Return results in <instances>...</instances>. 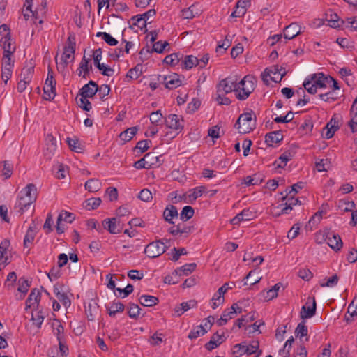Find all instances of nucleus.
<instances>
[{"mask_svg": "<svg viewBox=\"0 0 357 357\" xmlns=\"http://www.w3.org/2000/svg\"><path fill=\"white\" fill-rule=\"evenodd\" d=\"M138 131L137 126H133L121 132L119 135L120 139L126 142L130 141Z\"/></svg>", "mask_w": 357, "mask_h": 357, "instance_id": "cd10ccee", "label": "nucleus"}, {"mask_svg": "<svg viewBox=\"0 0 357 357\" xmlns=\"http://www.w3.org/2000/svg\"><path fill=\"white\" fill-rule=\"evenodd\" d=\"M0 47L3 50V54H13L15 51V43L12 42L10 33H7L0 39Z\"/></svg>", "mask_w": 357, "mask_h": 357, "instance_id": "1a4fd4ad", "label": "nucleus"}, {"mask_svg": "<svg viewBox=\"0 0 357 357\" xmlns=\"http://www.w3.org/2000/svg\"><path fill=\"white\" fill-rule=\"evenodd\" d=\"M177 216H178V210H177L176 207L173 205L167 206L163 212V217H164L165 220L170 224L174 223V222L172 221V219L174 218H177Z\"/></svg>", "mask_w": 357, "mask_h": 357, "instance_id": "b1692460", "label": "nucleus"}, {"mask_svg": "<svg viewBox=\"0 0 357 357\" xmlns=\"http://www.w3.org/2000/svg\"><path fill=\"white\" fill-rule=\"evenodd\" d=\"M263 178L259 174H254L252 176H248L244 178V183L246 185H259L262 183Z\"/></svg>", "mask_w": 357, "mask_h": 357, "instance_id": "a19ab883", "label": "nucleus"}, {"mask_svg": "<svg viewBox=\"0 0 357 357\" xmlns=\"http://www.w3.org/2000/svg\"><path fill=\"white\" fill-rule=\"evenodd\" d=\"M40 300V293L39 290L36 288L33 289L26 301V310L31 308L34 304L38 305Z\"/></svg>", "mask_w": 357, "mask_h": 357, "instance_id": "412c9836", "label": "nucleus"}, {"mask_svg": "<svg viewBox=\"0 0 357 357\" xmlns=\"http://www.w3.org/2000/svg\"><path fill=\"white\" fill-rule=\"evenodd\" d=\"M27 199L29 203H34L37 199V188L33 183L28 184L21 192Z\"/></svg>", "mask_w": 357, "mask_h": 357, "instance_id": "6ab92c4d", "label": "nucleus"}, {"mask_svg": "<svg viewBox=\"0 0 357 357\" xmlns=\"http://www.w3.org/2000/svg\"><path fill=\"white\" fill-rule=\"evenodd\" d=\"M141 308L138 305L130 303L128 314L130 318L137 319L140 314Z\"/></svg>", "mask_w": 357, "mask_h": 357, "instance_id": "09e8293b", "label": "nucleus"}, {"mask_svg": "<svg viewBox=\"0 0 357 357\" xmlns=\"http://www.w3.org/2000/svg\"><path fill=\"white\" fill-rule=\"evenodd\" d=\"M140 66L137 65L135 68L129 70L127 73V77H130L131 79H137L142 75V70H140Z\"/></svg>", "mask_w": 357, "mask_h": 357, "instance_id": "0e129e2a", "label": "nucleus"}, {"mask_svg": "<svg viewBox=\"0 0 357 357\" xmlns=\"http://www.w3.org/2000/svg\"><path fill=\"white\" fill-rule=\"evenodd\" d=\"M206 188L204 186H199L194 189L190 190L188 195V197L190 199V202L192 203L193 201H195L198 197H201L202 194L205 192Z\"/></svg>", "mask_w": 357, "mask_h": 357, "instance_id": "e433bc0d", "label": "nucleus"}, {"mask_svg": "<svg viewBox=\"0 0 357 357\" xmlns=\"http://www.w3.org/2000/svg\"><path fill=\"white\" fill-rule=\"evenodd\" d=\"M326 20L328 22L331 27L339 28L344 24V21L341 20L337 13L330 11L326 14Z\"/></svg>", "mask_w": 357, "mask_h": 357, "instance_id": "f3484780", "label": "nucleus"}, {"mask_svg": "<svg viewBox=\"0 0 357 357\" xmlns=\"http://www.w3.org/2000/svg\"><path fill=\"white\" fill-rule=\"evenodd\" d=\"M10 245L8 241L5 240L0 244V271L10 262L7 255V249Z\"/></svg>", "mask_w": 357, "mask_h": 357, "instance_id": "4468645a", "label": "nucleus"}, {"mask_svg": "<svg viewBox=\"0 0 357 357\" xmlns=\"http://www.w3.org/2000/svg\"><path fill=\"white\" fill-rule=\"evenodd\" d=\"M250 4V0H239L236 3V8L232 12L231 17H241L246 13V8Z\"/></svg>", "mask_w": 357, "mask_h": 357, "instance_id": "ddd939ff", "label": "nucleus"}, {"mask_svg": "<svg viewBox=\"0 0 357 357\" xmlns=\"http://www.w3.org/2000/svg\"><path fill=\"white\" fill-rule=\"evenodd\" d=\"M255 78L251 75H246L239 82L237 83L238 93L236 97L238 100H244L248 98L250 94L255 89Z\"/></svg>", "mask_w": 357, "mask_h": 357, "instance_id": "20e7f679", "label": "nucleus"}, {"mask_svg": "<svg viewBox=\"0 0 357 357\" xmlns=\"http://www.w3.org/2000/svg\"><path fill=\"white\" fill-rule=\"evenodd\" d=\"M293 155L289 151H285L279 157V160L282 162V165H278V167L284 168L287 165V162L291 160Z\"/></svg>", "mask_w": 357, "mask_h": 357, "instance_id": "13d9d810", "label": "nucleus"}, {"mask_svg": "<svg viewBox=\"0 0 357 357\" xmlns=\"http://www.w3.org/2000/svg\"><path fill=\"white\" fill-rule=\"evenodd\" d=\"M310 304V298H308L307 301L306 302V304L301 307L300 312V316L301 319H305L311 318L315 314L317 305L314 298H312L311 305Z\"/></svg>", "mask_w": 357, "mask_h": 357, "instance_id": "6e6552de", "label": "nucleus"}, {"mask_svg": "<svg viewBox=\"0 0 357 357\" xmlns=\"http://www.w3.org/2000/svg\"><path fill=\"white\" fill-rule=\"evenodd\" d=\"M35 238V232L31 227H29L24 238V246L29 247L32 243Z\"/></svg>", "mask_w": 357, "mask_h": 357, "instance_id": "4d7b16f0", "label": "nucleus"}, {"mask_svg": "<svg viewBox=\"0 0 357 357\" xmlns=\"http://www.w3.org/2000/svg\"><path fill=\"white\" fill-rule=\"evenodd\" d=\"M125 309L124 305L121 302H113L107 311L110 317H115L117 312H122Z\"/></svg>", "mask_w": 357, "mask_h": 357, "instance_id": "72a5a7b5", "label": "nucleus"}, {"mask_svg": "<svg viewBox=\"0 0 357 357\" xmlns=\"http://www.w3.org/2000/svg\"><path fill=\"white\" fill-rule=\"evenodd\" d=\"M158 80L169 89H176L181 84V81L178 79V75L176 74L163 76L159 75Z\"/></svg>", "mask_w": 357, "mask_h": 357, "instance_id": "423d86ee", "label": "nucleus"}, {"mask_svg": "<svg viewBox=\"0 0 357 357\" xmlns=\"http://www.w3.org/2000/svg\"><path fill=\"white\" fill-rule=\"evenodd\" d=\"M303 188V183L302 182H298L296 184H294L291 187L290 190L286 189V190L284 191V192H285L284 195L283 192H281V195H283L282 199V200L286 199L287 198V197L289 195H290L292 192H294V194H296L298 192V190L302 189Z\"/></svg>", "mask_w": 357, "mask_h": 357, "instance_id": "49530a36", "label": "nucleus"}, {"mask_svg": "<svg viewBox=\"0 0 357 357\" xmlns=\"http://www.w3.org/2000/svg\"><path fill=\"white\" fill-rule=\"evenodd\" d=\"M224 334L219 335L216 333L213 335L209 342L205 344V347L208 351H211L218 347L223 341Z\"/></svg>", "mask_w": 357, "mask_h": 357, "instance_id": "4be33fe9", "label": "nucleus"}, {"mask_svg": "<svg viewBox=\"0 0 357 357\" xmlns=\"http://www.w3.org/2000/svg\"><path fill=\"white\" fill-rule=\"evenodd\" d=\"M307 333L308 329L307 326L305 325V321H301L298 324L297 327L295 329V334L296 337L301 338L304 336H307Z\"/></svg>", "mask_w": 357, "mask_h": 357, "instance_id": "de8ad7c7", "label": "nucleus"}, {"mask_svg": "<svg viewBox=\"0 0 357 357\" xmlns=\"http://www.w3.org/2000/svg\"><path fill=\"white\" fill-rule=\"evenodd\" d=\"M1 163L3 166L2 169V175L4 176L5 178H10L13 174V165L7 160H4Z\"/></svg>", "mask_w": 357, "mask_h": 357, "instance_id": "3c124183", "label": "nucleus"}, {"mask_svg": "<svg viewBox=\"0 0 357 357\" xmlns=\"http://www.w3.org/2000/svg\"><path fill=\"white\" fill-rule=\"evenodd\" d=\"M328 238H327L326 243L330 246L333 250L339 251L342 248V241L340 236L338 234H335L333 232H331L329 231Z\"/></svg>", "mask_w": 357, "mask_h": 357, "instance_id": "9b49d317", "label": "nucleus"}, {"mask_svg": "<svg viewBox=\"0 0 357 357\" xmlns=\"http://www.w3.org/2000/svg\"><path fill=\"white\" fill-rule=\"evenodd\" d=\"M102 186L101 182L98 179L91 178L85 183V188L89 192H98Z\"/></svg>", "mask_w": 357, "mask_h": 357, "instance_id": "473e14b6", "label": "nucleus"}, {"mask_svg": "<svg viewBox=\"0 0 357 357\" xmlns=\"http://www.w3.org/2000/svg\"><path fill=\"white\" fill-rule=\"evenodd\" d=\"M329 231L328 230H324V231H319V232H317L315 234V241L318 244H322L324 243L327 242V238H328Z\"/></svg>", "mask_w": 357, "mask_h": 357, "instance_id": "603ef678", "label": "nucleus"}, {"mask_svg": "<svg viewBox=\"0 0 357 357\" xmlns=\"http://www.w3.org/2000/svg\"><path fill=\"white\" fill-rule=\"evenodd\" d=\"M169 45V43L167 41L162 43L161 40L154 43L151 51L155 52L157 53H162L165 48Z\"/></svg>", "mask_w": 357, "mask_h": 357, "instance_id": "69168bd1", "label": "nucleus"}, {"mask_svg": "<svg viewBox=\"0 0 357 357\" xmlns=\"http://www.w3.org/2000/svg\"><path fill=\"white\" fill-rule=\"evenodd\" d=\"M19 287L17 290L22 293L24 296L25 294L28 291L29 287H30L29 282L24 279V278H20L18 280Z\"/></svg>", "mask_w": 357, "mask_h": 357, "instance_id": "6e6d98bb", "label": "nucleus"}, {"mask_svg": "<svg viewBox=\"0 0 357 357\" xmlns=\"http://www.w3.org/2000/svg\"><path fill=\"white\" fill-rule=\"evenodd\" d=\"M184 64L185 69H190L193 66L199 65V59L192 55L185 56L184 60L182 62Z\"/></svg>", "mask_w": 357, "mask_h": 357, "instance_id": "ea45409f", "label": "nucleus"}, {"mask_svg": "<svg viewBox=\"0 0 357 357\" xmlns=\"http://www.w3.org/2000/svg\"><path fill=\"white\" fill-rule=\"evenodd\" d=\"M102 200L100 197H92L86 199L84 203V207L87 210H94L97 208L101 204Z\"/></svg>", "mask_w": 357, "mask_h": 357, "instance_id": "58836bf2", "label": "nucleus"}, {"mask_svg": "<svg viewBox=\"0 0 357 357\" xmlns=\"http://www.w3.org/2000/svg\"><path fill=\"white\" fill-rule=\"evenodd\" d=\"M13 68H8L1 66V79L5 84H7L8 81L12 76Z\"/></svg>", "mask_w": 357, "mask_h": 357, "instance_id": "052dcab7", "label": "nucleus"}, {"mask_svg": "<svg viewBox=\"0 0 357 357\" xmlns=\"http://www.w3.org/2000/svg\"><path fill=\"white\" fill-rule=\"evenodd\" d=\"M44 99L46 100H52L56 96V87L54 86H44Z\"/></svg>", "mask_w": 357, "mask_h": 357, "instance_id": "79ce46f5", "label": "nucleus"}, {"mask_svg": "<svg viewBox=\"0 0 357 357\" xmlns=\"http://www.w3.org/2000/svg\"><path fill=\"white\" fill-rule=\"evenodd\" d=\"M162 333H158V331H156L153 335H151L149 340V342L152 346H158L160 345L162 342Z\"/></svg>", "mask_w": 357, "mask_h": 357, "instance_id": "5fc2aeb1", "label": "nucleus"}, {"mask_svg": "<svg viewBox=\"0 0 357 357\" xmlns=\"http://www.w3.org/2000/svg\"><path fill=\"white\" fill-rule=\"evenodd\" d=\"M255 126L256 116L252 111L241 114L235 124L238 132L243 134L250 132L255 128Z\"/></svg>", "mask_w": 357, "mask_h": 357, "instance_id": "f03ea898", "label": "nucleus"}, {"mask_svg": "<svg viewBox=\"0 0 357 357\" xmlns=\"http://www.w3.org/2000/svg\"><path fill=\"white\" fill-rule=\"evenodd\" d=\"M75 38L74 36H70L67 40V44L63 48V52L61 58V62L57 66L58 70L61 68L63 70L66 68L69 61L68 59H71L73 61L75 59L74 54L75 52Z\"/></svg>", "mask_w": 357, "mask_h": 357, "instance_id": "7ed1b4c3", "label": "nucleus"}, {"mask_svg": "<svg viewBox=\"0 0 357 357\" xmlns=\"http://www.w3.org/2000/svg\"><path fill=\"white\" fill-rule=\"evenodd\" d=\"M303 86L310 94L317 93V89L326 88L328 85V76L323 73L310 75L303 82Z\"/></svg>", "mask_w": 357, "mask_h": 357, "instance_id": "f257e3e1", "label": "nucleus"}, {"mask_svg": "<svg viewBox=\"0 0 357 357\" xmlns=\"http://www.w3.org/2000/svg\"><path fill=\"white\" fill-rule=\"evenodd\" d=\"M257 273H259V271L257 268L250 271L245 278V280H246V281L244 282V285H247L248 282L252 285L258 283L261 280V277H253V275Z\"/></svg>", "mask_w": 357, "mask_h": 357, "instance_id": "4c0bfd02", "label": "nucleus"}, {"mask_svg": "<svg viewBox=\"0 0 357 357\" xmlns=\"http://www.w3.org/2000/svg\"><path fill=\"white\" fill-rule=\"evenodd\" d=\"M102 225L104 228L107 229L111 234H119L121 231L117 224L116 218H115L105 220L102 222Z\"/></svg>", "mask_w": 357, "mask_h": 357, "instance_id": "5701e85b", "label": "nucleus"}, {"mask_svg": "<svg viewBox=\"0 0 357 357\" xmlns=\"http://www.w3.org/2000/svg\"><path fill=\"white\" fill-rule=\"evenodd\" d=\"M282 287V284L280 282L275 284L271 289L266 292L265 298L267 301H270L276 298L278 296V292Z\"/></svg>", "mask_w": 357, "mask_h": 357, "instance_id": "c03bdc74", "label": "nucleus"}, {"mask_svg": "<svg viewBox=\"0 0 357 357\" xmlns=\"http://www.w3.org/2000/svg\"><path fill=\"white\" fill-rule=\"evenodd\" d=\"M196 264L195 263H191V264H186L183 265V266L177 268L174 271L176 275H188L192 273L195 268H196Z\"/></svg>", "mask_w": 357, "mask_h": 357, "instance_id": "c756f323", "label": "nucleus"}, {"mask_svg": "<svg viewBox=\"0 0 357 357\" xmlns=\"http://www.w3.org/2000/svg\"><path fill=\"white\" fill-rule=\"evenodd\" d=\"M138 198L144 202H149L152 199L153 196L151 192L145 188L140 191L138 195Z\"/></svg>", "mask_w": 357, "mask_h": 357, "instance_id": "680f3d73", "label": "nucleus"}, {"mask_svg": "<svg viewBox=\"0 0 357 357\" xmlns=\"http://www.w3.org/2000/svg\"><path fill=\"white\" fill-rule=\"evenodd\" d=\"M255 214L250 209L243 210L240 213L237 214L231 220V223L234 225L239 224L241 221H248L252 220Z\"/></svg>", "mask_w": 357, "mask_h": 357, "instance_id": "f8f14e48", "label": "nucleus"}, {"mask_svg": "<svg viewBox=\"0 0 357 357\" xmlns=\"http://www.w3.org/2000/svg\"><path fill=\"white\" fill-rule=\"evenodd\" d=\"M219 84L227 93H231L233 91L238 92L236 79L227 77L221 80Z\"/></svg>", "mask_w": 357, "mask_h": 357, "instance_id": "2eb2a0df", "label": "nucleus"}, {"mask_svg": "<svg viewBox=\"0 0 357 357\" xmlns=\"http://www.w3.org/2000/svg\"><path fill=\"white\" fill-rule=\"evenodd\" d=\"M347 28L351 31H357V16H354L347 18Z\"/></svg>", "mask_w": 357, "mask_h": 357, "instance_id": "774afa93", "label": "nucleus"}, {"mask_svg": "<svg viewBox=\"0 0 357 357\" xmlns=\"http://www.w3.org/2000/svg\"><path fill=\"white\" fill-rule=\"evenodd\" d=\"M300 26L296 23H291L287 26L284 29V37L287 40H291L299 35Z\"/></svg>", "mask_w": 357, "mask_h": 357, "instance_id": "dca6fc26", "label": "nucleus"}, {"mask_svg": "<svg viewBox=\"0 0 357 357\" xmlns=\"http://www.w3.org/2000/svg\"><path fill=\"white\" fill-rule=\"evenodd\" d=\"M283 139V135L281 131H273L271 132L266 135L265 136V142L269 146H273V144H276L282 141Z\"/></svg>", "mask_w": 357, "mask_h": 357, "instance_id": "aec40b11", "label": "nucleus"}, {"mask_svg": "<svg viewBox=\"0 0 357 357\" xmlns=\"http://www.w3.org/2000/svg\"><path fill=\"white\" fill-rule=\"evenodd\" d=\"M46 145L47 146L45 155L47 158H51V156L56 151L57 144L56 141L52 134H47L45 138Z\"/></svg>", "mask_w": 357, "mask_h": 357, "instance_id": "a211bd4d", "label": "nucleus"}, {"mask_svg": "<svg viewBox=\"0 0 357 357\" xmlns=\"http://www.w3.org/2000/svg\"><path fill=\"white\" fill-rule=\"evenodd\" d=\"M330 162L328 159H321L316 162V168L319 172H326L329 167Z\"/></svg>", "mask_w": 357, "mask_h": 357, "instance_id": "e2e57ef3", "label": "nucleus"}, {"mask_svg": "<svg viewBox=\"0 0 357 357\" xmlns=\"http://www.w3.org/2000/svg\"><path fill=\"white\" fill-rule=\"evenodd\" d=\"M296 204H301V202L297 198H294L293 196H291V197H289L288 199L287 202H286V204H285L286 206L284 208H282V214H288L289 213L288 211L291 210L292 206H295Z\"/></svg>", "mask_w": 357, "mask_h": 357, "instance_id": "8fccbe9b", "label": "nucleus"}, {"mask_svg": "<svg viewBox=\"0 0 357 357\" xmlns=\"http://www.w3.org/2000/svg\"><path fill=\"white\" fill-rule=\"evenodd\" d=\"M347 313L350 314V317L357 315V296H356L349 305Z\"/></svg>", "mask_w": 357, "mask_h": 357, "instance_id": "338daca9", "label": "nucleus"}, {"mask_svg": "<svg viewBox=\"0 0 357 357\" xmlns=\"http://www.w3.org/2000/svg\"><path fill=\"white\" fill-rule=\"evenodd\" d=\"M183 120L181 117L174 114H171L168 115L165 119V122L167 127H168L170 129H174L176 130H183Z\"/></svg>", "mask_w": 357, "mask_h": 357, "instance_id": "0eeeda50", "label": "nucleus"}, {"mask_svg": "<svg viewBox=\"0 0 357 357\" xmlns=\"http://www.w3.org/2000/svg\"><path fill=\"white\" fill-rule=\"evenodd\" d=\"M92 66L91 65H89V59H86L85 58V56H84L82 61L79 63V68L77 70H78V75L80 77L82 76V71L84 72V75L82 77L84 78H86V76L89 74L90 70H91Z\"/></svg>", "mask_w": 357, "mask_h": 357, "instance_id": "7c9ffc66", "label": "nucleus"}, {"mask_svg": "<svg viewBox=\"0 0 357 357\" xmlns=\"http://www.w3.org/2000/svg\"><path fill=\"white\" fill-rule=\"evenodd\" d=\"M207 331L202 326H197L188 334V337L192 340L196 339L200 335H204Z\"/></svg>", "mask_w": 357, "mask_h": 357, "instance_id": "37998d69", "label": "nucleus"}, {"mask_svg": "<svg viewBox=\"0 0 357 357\" xmlns=\"http://www.w3.org/2000/svg\"><path fill=\"white\" fill-rule=\"evenodd\" d=\"M98 92V84L94 81L89 82L83 86L79 90V94L85 98H92Z\"/></svg>", "mask_w": 357, "mask_h": 357, "instance_id": "9d476101", "label": "nucleus"}, {"mask_svg": "<svg viewBox=\"0 0 357 357\" xmlns=\"http://www.w3.org/2000/svg\"><path fill=\"white\" fill-rule=\"evenodd\" d=\"M199 15V10L196 8V6L195 5H192L189 8L183 9L182 10V17L183 19H192Z\"/></svg>", "mask_w": 357, "mask_h": 357, "instance_id": "c9c22d12", "label": "nucleus"}, {"mask_svg": "<svg viewBox=\"0 0 357 357\" xmlns=\"http://www.w3.org/2000/svg\"><path fill=\"white\" fill-rule=\"evenodd\" d=\"M247 347V344L244 342L242 344H237L234 347L233 349V354L236 355V357L241 356L242 355L246 354L245 352V348Z\"/></svg>", "mask_w": 357, "mask_h": 357, "instance_id": "bf43d9fd", "label": "nucleus"}, {"mask_svg": "<svg viewBox=\"0 0 357 357\" xmlns=\"http://www.w3.org/2000/svg\"><path fill=\"white\" fill-rule=\"evenodd\" d=\"M139 301L140 304L145 307H153L159 303L158 297L151 295H142L139 297Z\"/></svg>", "mask_w": 357, "mask_h": 357, "instance_id": "393cba45", "label": "nucleus"}, {"mask_svg": "<svg viewBox=\"0 0 357 357\" xmlns=\"http://www.w3.org/2000/svg\"><path fill=\"white\" fill-rule=\"evenodd\" d=\"M236 315V313H235L234 309H233V311L230 309H226L222 312L220 318L217 321V324L219 326H224L229 320L234 318Z\"/></svg>", "mask_w": 357, "mask_h": 357, "instance_id": "bb28decb", "label": "nucleus"}, {"mask_svg": "<svg viewBox=\"0 0 357 357\" xmlns=\"http://www.w3.org/2000/svg\"><path fill=\"white\" fill-rule=\"evenodd\" d=\"M33 203H29V199L24 196H21L19 198L17 202V207L20 208V211L21 213H23L24 210L31 206Z\"/></svg>", "mask_w": 357, "mask_h": 357, "instance_id": "864d4df0", "label": "nucleus"}, {"mask_svg": "<svg viewBox=\"0 0 357 357\" xmlns=\"http://www.w3.org/2000/svg\"><path fill=\"white\" fill-rule=\"evenodd\" d=\"M66 142L70 149L75 152L81 153L84 150V146L81 144L79 139L77 137L66 139Z\"/></svg>", "mask_w": 357, "mask_h": 357, "instance_id": "2f4dec72", "label": "nucleus"}, {"mask_svg": "<svg viewBox=\"0 0 357 357\" xmlns=\"http://www.w3.org/2000/svg\"><path fill=\"white\" fill-rule=\"evenodd\" d=\"M167 246L161 241H155L150 243L145 248V254L150 258H155L163 254Z\"/></svg>", "mask_w": 357, "mask_h": 357, "instance_id": "39448f33", "label": "nucleus"}, {"mask_svg": "<svg viewBox=\"0 0 357 357\" xmlns=\"http://www.w3.org/2000/svg\"><path fill=\"white\" fill-rule=\"evenodd\" d=\"M195 213L194 208L190 206H185L183 208L180 214V218L183 220H188L190 219Z\"/></svg>", "mask_w": 357, "mask_h": 357, "instance_id": "a18cd8bd", "label": "nucleus"}, {"mask_svg": "<svg viewBox=\"0 0 357 357\" xmlns=\"http://www.w3.org/2000/svg\"><path fill=\"white\" fill-rule=\"evenodd\" d=\"M144 157L146 160V162L147 163L146 166H149L150 169L155 166H159L161 164L160 157L157 156L153 152L146 153Z\"/></svg>", "mask_w": 357, "mask_h": 357, "instance_id": "c85d7f7f", "label": "nucleus"}, {"mask_svg": "<svg viewBox=\"0 0 357 357\" xmlns=\"http://www.w3.org/2000/svg\"><path fill=\"white\" fill-rule=\"evenodd\" d=\"M33 73L34 65L31 62H29V64H27L26 66L24 67L22 70V75L23 76V79L26 80V82H31Z\"/></svg>", "mask_w": 357, "mask_h": 357, "instance_id": "f704fd0d", "label": "nucleus"}, {"mask_svg": "<svg viewBox=\"0 0 357 357\" xmlns=\"http://www.w3.org/2000/svg\"><path fill=\"white\" fill-rule=\"evenodd\" d=\"M337 121L335 118L333 116L330 120V121L326 124V128L327 129V132H326L325 137L326 139H331L333 137L335 131H337L339 128L337 125Z\"/></svg>", "mask_w": 357, "mask_h": 357, "instance_id": "a878e982", "label": "nucleus"}]
</instances>
